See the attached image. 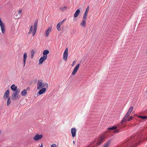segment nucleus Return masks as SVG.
I'll list each match as a JSON object with an SVG mask.
<instances>
[{"mask_svg":"<svg viewBox=\"0 0 147 147\" xmlns=\"http://www.w3.org/2000/svg\"><path fill=\"white\" fill-rule=\"evenodd\" d=\"M20 92L19 89H18L16 91H14L11 95V99L13 101H15L19 100L20 96L19 94Z\"/></svg>","mask_w":147,"mask_h":147,"instance_id":"obj_1","label":"nucleus"},{"mask_svg":"<svg viewBox=\"0 0 147 147\" xmlns=\"http://www.w3.org/2000/svg\"><path fill=\"white\" fill-rule=\"evenodd\" d=\"M45 87H46V88L48 87V84L47 83L43 82L41 80L40 81L39 80L38 81L37 83V88L38 89H39Z\"/></svg>","mask_w":147,"mask_h":147,"instance_id":"obj_2","label":"nucleus"},{"mask_svg":"<svg viewBox=\"0 0 147 147\" xmlns=\"http://www.w3.org/2000/svg\"><path fill=\"white\" fill-rule=\"evenodd\" d=\"M105 138V136L104 134L99 135L98 137L97 144L98 145L101 144L104 141Z\"/></svg>","mask_w":147,"mask_h":147,"instance_id":"obj_3","label":"nucleus"},{"mask_svg":"<svg viewBox=\"0 0 147 147\" xmlns=\"http://www.w3.org/2000/svg\"><path fill=\"white\" fill-rule=\"evenodd\" d=\"M117 127H118V128H119V129H115L113 132L114 133H119L120 132V130H121L122 128L124 127V126L123 125V124H121V123H120V124L117 125Z\"/></svg>","mask_w":147,"mask_h":147,"instance_id":"obj_4","label":"nucleus"},{"mask_svg":"<svg viewBox=\"0 0 147 147\" xmlns=\"http://www.w3.org/2000/svg\"><path fill=\"white\" fill-rule=\"evenodd\" d=\"M80 65V64L78 63L77 64L75 67L74 68L71 74L72 75H75L77 71L78 70Z\"/></svg>","mask_w":147,"mask_h":147,"instance_id":"obj_5","label":"nucleus"},{"mask_svg":"<svg viewBox=\"0 0 147 147\" xmlns=\"http://www.w3.org/2000/svg\"><path fill=\"white\" fill-rule=\"evenodd\" d=\"M42 137V135L36 134L34 137H33V139L36 141L38 140L41 139Z\"/></svg>","mask_w":147,"mask_h":147,"instance_id":"obj_6","label":"nucleus"},{"mask_svg":"<svg viewBox=\"0 0 147 147\" xmlns=\"http://www.w3.org/2000/svg\"><path fill=\"white\" fill-rule=\"evenodd\" d=\"M68 56V49L66 48L63 53V58L64 60L66 61Z\"/></svg>","mask_w":147,"mask_h":147,"instance_id":"obj_7","label":"nucleus"},{"mask_svg":"<svg viewBox=\"0 0 147 147\" xmlns=\"http://www.w3.org/2000/svg\"><path fill=\"white\" fill-rule=\"evenodd\" d=\"M130 115V114L127 113L124 117L123 118L122 120L120 122L122 124H123V122H126V119L129 117Z\"/></svg>","mask_w":147,"mask_h":147,"instance_id":"obj_8","label":"nucleus"},{"mask_svg":"<svg viewBox=\"0 0 147 147\" xmlns=\"http://www.w3.org/2000/svg\"><path fill=\"white\" fill-rule=\"evenodd\" d=\"M52 28V27L51 26L49 27L45 31V33L46 37H47L49 36V33L51 30Z\"/></svg>","mask_w":147,"mask_h":147,"instance_id":"obj_9","label":"nucleus"},{"mask_svg":"<svg viewBox=\"0 0 147 147\" xmlns=\"http://www.w3.org/2000/svg\"><path fill=\"white\" fill-rule=\"evenodd\" d=\"M71 133L73 137H74L76 135V129L74 128H72L71 129Z\"/></svg>","mask_w":147,"mask_h":147,"instance_id":"obj_10","label":"nucleus"},{"mask_svg":"<svg viewBox=\"0 0 147 147\" xmlns=\"http://www.w3.org/2000/svg\"><path fill=\"white\" fill-rule=\"evenodd\" d=\"M40 90L38 92V93L40 95H41L45 93L46 91V88H43L41 89H39Z\"/></svg>","mask_w":147,"mask_h":147,"instance_id":"obj_11","label":"nucleus"},{"mask_svg":"<svg viewBox=\"0 0 147 147\" xmlns=\"http://www.w3.org/2000/svg\"><path fill=\"white\" fill-rule=\"evenodd\" d=\"M9 94V90H7L5 93L3 97L4 99H6L7 98H8Z\"/></svg>","mask_w":147,"mask_h":147,"instance_id":"obj_12","label":"nucleus"},{"mask_svg":"<svg viewBox=\"0 0 147 147\" xmlns=\"http://www.w3.org/2000/svg\"><path fill=\"white\" fill-rule=\"evenodd\" d=\"M10 88L11 90L13 92L16 91L18 90L17 86H16L14 84L11 85Z\"/></svg>","mask_w":147,"mask_h":147,"instance_id":"obj_13","label":"nucleus"},{"mask_svg":"<svg viewBox=\"0 0 147 147\" xmlns=\"http://www.w3.org/2000/svg\"><path fill=\"white\" fill-rule=\"evenodd\" d=\"M112 141V140L111 139H109L108 140L105 144L104 146L103 147H108L109 146L111 143Z\"/></svg>","mask_w":147,"mask_h":147,"instance_id":"obj_14","label":"nucleus"},{"mask_svg":"<svg viewBox=\"0 0 147 147\" xmlns=\"http://www.w3.org/2000/svg\"><path fill=\"white\" fill-rule=\"evenodd\" d=\"M27 57V54L26 53H25L23 55V61L24 62V67L26 63V61Z\"/></svg>","mask_w":147,"mask_h":147,"instance_id":"obj_15","label":"nucleus"},{"mask_svg":"<svg viewBox=\"0 0 147 147\" xmlns=\"http://www.w3.org/2000/svg\"><path fill=\"white\" fill-rule=\"evenodd\" d=\"M86 20L82 19V22L80 23V25L82 27L85 28L86 24Z\"/></svg>","mask_w":147,"mask_h":147,"instance_id":"obj_16","label":"nucleus"},{"mask_svg":"<svg viewBox=\"0 0 147 147\" xmlns=\"http://www.w3.org/2000/svg\"><path fill=\"white\" fill-rule=\"evenodd\" d=\"M46 59L43 57H40L39 60L38 64L40 65L42 64L43 62L44 61H45Z\"/></svg>","mask_w":147,"mask_h":147,"instance_id":"obj_17","label":"nucleus"},{"mask_svg":"<svg viewBox=\"0 0 147 147\" xmlns=\"http://www.w3.org/2000/svg\"><path fill=\"white\" fill-rule=\"evenodd\" d=\"M0 26L1 28V32L3 34L5 32V24H2L0 25Z\"/></svg>","mask_w":147,"mask_h":147,"instance_id":"obj_18","label":"nucleus"},{"mask_svg":"<svg viewBox=\"0 0 147 147\" xmlns=\"http://www.w3.org/2000/svg\"><path fill=\"white\" fill-rule=\"evenodd\" d=\"M80 12V10L79 9H78L75 12L74 15V17L76 18L77 17Z\"/></svg>","mask_w":147,"mask_h":147,"instance_id":"obj_19","label":"nucleus"},{"mask_svg":"<svg viewBox=\"0 0 147 147\" xmlns=\"http://www.w3.org/2000/svg\"><path fill=\"white\" fill-rule=\"evenodd\" d=\"M38 23V19L36 20L34 22V30H37Z\"/></svg>","mask_w":147,"mask_h":147,"instance_id":"obj_20","label":"nucleus"},{"mask_svg":"<svg viewBox=\"0 0 147 147\" xmlns=\"http://www.w3.org/2000/svg\"><path fill=\"white\" fill-rule=\"evenodd\" d=\"M118 128V127H117V126H113L112 127L108 128L107 130H115L117 129Z\"/></svg>","mask_w":147,"mask_h":147,"instance_id":"obj_21","label":"nucleus"},{"mask_svg":"<svg viewBox=\"0 0 147 147\" xmlns=\"http://www.w3.org/2000/svg\"><path fill=\"white\" fill-rule=\"evenodd\" d=\"M14 16L15 17L16 19H18L21 17V15H19L17 12H16L14 14Z\"/></svg>","mask_w":147,"mask_h":147,"instance_id":"obj_22","label":"nucleus"},{"mask_svg":"<svg viewBox=\"0 0 147 147\" xmlns=\"http://www.w3.org/2000/svg\"><path fill=\"white\" fill-rule=\"evenodd\" d=\"M21 95L23 96H26L27 94L26 90L25 89H24L21 92Z\"/></svg>","mask_w":147,"mask_h":147,"instance_id":"obj_23","label":"nucleus"},{"mask_svg":"<svg viewBox=\"0 0 147 147\" xmlns=\"http://www.w3.org/2000/svg\"><path fill=\"white\" fill-rule=\"evenodd\" d=\"M133 109V107L132 106H131L130 107V108L128 110V111L127 112L129 114H130L131 112L132 111V110Z\"/></svg>","mask_w":147,"mask_h":147,"instance_id":"obj_24","label":"nucleus"},{"mask_svg":"<svg viewBox=\"0 0 147 147\" xmlns=\"http://www.w3.org/2000/svg\"><path fill=\"white\" fill-rule=\"evenodd\" d=\"M11 102V100L9 97L8 98V99L7 101V106H9Z\"/></svg>","mask_w":147,"mask_h":147,"instance_id":"obj_25","label":"nucleus"},{"mask_svg":"<svg viewBox=\"0 0 147 147\" xmlns=\"http://www.w3.org/2000/svg\"><path fill=\"white\" fill-rule=\"evenodd\" d=\"M61 25L59 23L57 25V28L58 31H60L61 30L60 29Z\"/></svg>","mask_w":147,"mask_h":147,"instance_id":"obj_26","label":"nucleus"},{"mask_svg":"<svg viewBox=\"0 0 147 147\" xmlns=\"http://www.w3.org/2000/svg\"><path fill=\"white\" fill-rule=\"evenodd\" d=\"M138 117H139L140 118H141L142 119H147V116L140 115L138 116Z\"/></svg>","mask_w":147,"mask_h":147,"instance_id":"obj_27","label":"nucleus"},{"mask_svg":"<svg viewBox=\"0 0 147 147\" xmlns=\"http://www.w3.org/2000/svg\"><path fill=\"white\" fill-rule=\"evenodd\" d=\"M49 53V51L48 50H45L43 52V53L44 54H46L47 55Z\"/></svg>","mask_w":147,"mask_h":147,"instance_id":"obj_28","label":"nucleus"},{"mask_svg":"<svg viewBox=\"0 0 147 147\" xmlns=\"http://www.w3.org/2000/svg\"><path fill=\"white\" fill-rule=\"evenodd\" d=\"M67 9V7H63L60 8V10L61 11H64Z\"/></svg>","mask_w":147,"mask_h":147,"instance_id":"obj_29","label":"nucleus"},{"mask_svg":"<svg viewBox=\"0 0 147 147\" xmlns=\"http://www.w3.org/2000/svg\"><path fill=\"white\" fill-rule=\"evenodd\" d=\"M89 6H88L87 7V8L86 9V10H85V12L84 13H85V14L86 13V14H88V11H89Z\"/></svg>","mask_w":147,"mask_h":147,"instance_id":"obj_30","label":"nucleus"},{"mask_svg":"<svg viewBox=\"0 0 147 147\" xmlns=\"http://www.w3.org/2000/svg\"><path fill=\"white\" fill-rule=\"evenodd\" d=\"M133 118V117L131 116H130L126 120V121H130V120H131Z\"/></svg>","mask_w":147,"mask_h":147,"instance_id":"obj_31","label":"nucleus"},{"mask_svg":"<svg viewBox=\"0 0 147 147\" xmlns=\"http://www.w3.org/2000/svg\"><path fill=\"white\" fill-rule=\"evenodd\" d=\"M87 14H86V13L84 14V15L83 17V19L86 20H87Z\"/></svg>","mask_w":147,"mask_h":147,"instance_id":"obj_32","label":"nucleus"},{"mask_svg":"<svg viewBox=\"0 0 147 147\" xmlns=\"http://www.w3.org/2000/svg\"><path fill=\"white\" fill-rule=\"evenodd\" d=\"M32 26H30V30H29V32L28 33V34H31L32 32Z\"/></svg>","mask_w":147,"mask_h":147,"instance_id":"obj_33","label":"nucleus"},{"mask_svg":"<svg viewBox=\"0 0 147 147\" xmlns=\"http://www.w3.org/2000/svg\"><path fill=\"white\" fill-rule=\"evenodd\" d=\"M36 30H33V31L32 32V35L33 36H34L35 35L36 33Z\"/></svg>","mask_w":147,"mask_h":147,"instance_id":"obj_34","label":"nucleus"},{"mask_svg":"<svg viewBox=\"0 0 147 147\" xmlns=\"http://www.w3.org/2000/svg\"><path fill=\"white\" fill-rule=\"evenodd\" d=\"M43 57H44V58H45L46 59H47V55H45L44 54H43Z\"/></svg>","mask_w":147,"mask_h":147,"instance_id":"obj_35","label":"nucleus"},{"mask_svg":"<svg viewBox=\"0 0 147 147\" xmlns=\"http://www.w3.org/2000/svg\"><path fill=\"white\" fill-rule=\"evenodd\" d=\"M76 61H73L72 64L71 65V66H73L76 64Z\"/></svg>","mask_w":147,"mask_h":147,"instance_id":"obj_36","label":"nucleus"},{"mask_svg":"<svg viewBox=\"0 0 147 147\" xmlns=\"http://www.w3.org/2000/svg\"><path fill=\"white\" fill-rule=\"evenodd\" d=\"M51 147H57V145L55 144H53L51 145Z\"/></svg>","mask_w":147,"mask_h":147,"instance_id":"obj_37","label":"nucleus"},{"mask_svg":"<svg viewBox=\"0 0 147 147\" xmlns=\"http://www.w3.org/2000/svg\"><path fill=\"white\" fill-rule=\"evenodd\" d=\"M22 10L20 9V10H19L18 12H17L18 13L19 15H21V13H22Z\"/></svg>","mask_w":147,"mask_h":147,"instance_id":"obj_38","label":"nucleus"},{"mask_svg":"<svg viewBox=\"0 0 147 147\" xmlns=\"http://www.w3.org/2000/svg\"><path fill=\"white\" fill-rule=\"evenodd\" d=\"M34 50L32 49L31 51V54L34 55Z\"/></svg>","mask_w":147,"mask_h":147,"instance_id":"obj_39","label":"nucleus"},{"mask_svg":"<svg viewBox=\"0 0 147 147\" xmlns=\"http://www.w3.org/2000/svg\"><path fill=\"white\" fill-rule=\"evenodd\" d=\"M3 23V22L2 21L1 19V18H0V25L1 24H4Z\"/></svg>","mask_w":147,"mask_h":147,"instance_id":"obj_40","label":"nucleus"},{"mask_svg":"<svg viewBox=\"0 0 147 147\" xmlns=\"http://www.w3.org/2000/svg\"><path fill=\"white\" fill-rule=\"evenodd\" d=\"M34 55H32V54H31V59H32L33 58V57L34 56Z\"/></svg>","mask_w":147,"mask_h":147,"instance_id":"obj_41","label":"nucleus"},{"mask_svg":"<svg viewBox=\"0 0 147 147\" xmlns=\"http://www.w3.org/2000/svg\"><path fill=\"white\" fill-rule=\"evenodd\" d=\"M63 23V21H62L60 22H59V23H60V24L61 25L62 23Z\"/></svg>","mask_w":147,"mask_h":147,"instance_id":"obj_42","label":"nucleus"},{"mask_svg":"<svg viewBox=\"0 0 147 147\" xmlns=\"http://www.w3.org/2000/svg\"><path fill=\"white\" fill-rule=\"evenodd\" d=\"M39 147H43V144H41V145Z\"/></svg>","mask_w":147,"mask_h":147,"instance_id":"obj_43","label":"nucleus"},{"mask_svg":"<svg viewBox=\"0 0 147 147\" xmlns=\"http://www.w3.org/2000/svg\"><path fill=\"white\" fill-rule=\"evenodd\" d=\"M73 143L74 144H75V141H73Z\"/></svg>","mask_w":147,"mask_h":147,"instance_id":"obj_44","label":"nucleus"},{"mask_svg":"<svg viewBox=\"0 0 147 147\" xmlns=\"http://www.w3.org/2000/svg\"><path fill=\"white\" fill-rule=\"evenodd\" d=\"M65 20V19H64L62 21H63V22H64V21Z\"/></svg>","mask_w":147,"mask_h":147,"instance_id":"obj_45","label":"nucleus"},{"mask_svg":"<svg viewBox=\"0 0 147 147\" xmlns=\"http://www.w3.org/2000/svg\"><path fill=\"white\" fill-rule=\"evenodd\" d=\"M65 20V19H64L62 21H63V22H64V21Z\"/></svg>","mask_w":147,"mask_h":147,"instance_id":"obj_46","label":"nucleus"},{"mask_svg":"<svg viewBox=\"0 0 147 147\" xmlns=\"http://www.w3.org/2000/svg\"><path fill=\"white\" fill-rule=\"evenodd\" d=\"M1 131L0 130V134H1Z\"/></svg>","mask_w":147,"mask_h":147,"instance_id":"obj_47","label":"nucleus"},{"mask_svg":"<svg viewBox=\"0 0 147 147\" xmlns=\"http://www.w3.org/2000/svg\"><path fill=\"white\" fill-rule=\"evenodd\" d=\"M146 53L147 54V50H146Z\"/></svg>","mask_w":147,"mask_h":147,"instance_id":"obj_48","label":"nucleus"},{"mask_svg":"<svg viewBox=\"0 0 147 147\" xmlns=\"http://www.w3.org/2000/svg\"><path fill=\"white\" fill-rule=\"evenodd\" d=\"M81 61H80V63H81Z\"/></svg>","mask_w":147,"mask_h":147,"instance_id":"obj_49","label":"nucleus"}]
</instances>
